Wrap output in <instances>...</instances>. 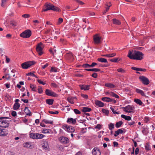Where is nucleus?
<instances>
[{
  "instance_id": "obj_48",
  "label": "nucleus",
  "mask_w": 155,
  "mask_h": 155,
  "mask_svg": "<svg viewBox=\"0 0 155 155\" xmlns=\"http://www.w3.org/2000/svg\"><path fill=\"white\" fill-rule=\"evenodd\" d=\"M110 109L111 110H112V111L113 112V113L114 114H119L118 112L115 111L114 110V109L113 107H110Z\"/></svg>"
},
{
  "instance_id": "obj_34",
  "label": "nucleus",
  "mask_w": 155,
  "mask_h": 155,
  "mask_svg": "<svg viewBox=\"0 0 155 155\" xmlns=\"http://www.w3.org/2000/svg\"><path fill=\"white\" fill-rule=\"evenodd\" d=\"M74 99H76L75 97H68L67 98V100L71 104H74V103L73 100Z\"/></svg>"
},
{
  "instance_id": "obj_38",
  "label": "nucleus",
  "mask_w": 155,
  "mask_h": 155,
  "mask_svg": "<svg viewBox=\"0 0 155 155\" xmlns=\"http://www.w3.org/2000/svg\"><path fill=\"white\" fill-rule=\"evenodd\" d=\"M7 0H2L1 6L3 7H5L6 5Z\"/></svg>"
},
{
  "instance_id": "obj_44",
  "label": "nucleus",
  "mask_w": 155,
  "mask_h": 155,
  "mask_svg": "<svg viewBox=\"0 0 155 155\" xmlns=\"http://www.w3.org/2000/svg\"><path fill=\"white\" fill-rule=\"evenodd\" d=\"M36 133H31L30 134V137L32 139H36Z\"/></svg>"
},
{
  "instance_id": "obj_31",
  "label": "nucleus",
  "mask_w": 155,
  "mask_h": 155,
  "mask_svg": "<svg viewBox=\"0 0 155 155\" xmlns=\"http://www.w3.org/2000/svg\"><path fill=\"white\" fill-rule=\"evenodd\" d=\"M105 86L107 87L110 88H113L115 87V86L112 84L111 83H106L105 84Z\"/></svg>"
},
{
  "instance_id": "obj_16",
  "label": "nucleus",
  "mask_w": 155,
  "mask_h": 155,
  "mask_svg": "<svg viewBox=\"0 0 155 155\" xmlns=\"http://www.w3.org/2000/svg\"><path fill=\"white\" fill-rule=\"evenodd\" d=\"M67 122L68 123L75 124L76 123V119H73L72 118H69L68 119Z\"/></svg>"
},
{
  "instance_id": "obj_62",
  "label": "nucleus",
  "mask_w": 155,
  "mask_h": 155,
  "mask_svg": "<svg viewBox=\"0 0 155 155\" xmlns=\"http://www.w3.org/2000/svg\"><path fill=\"white\" fill-rule=\"evenodd\" d=\"M75 1L80 5H83L84 4V3L81 1L78 0H75Z\"/></svg>"
},
{
  "instance_id": "obj_4",
  "label": "nucleus",
  "mask_w": 155,
  "mask_h": 155,
  "mask_svg": "<svg viewBox=\"0 0 155 155\" xmlns=\"http://www.w3.org/2000/svg\"><path fill=\"white\" fill-rule=\"evenodd\" d=\"M35 62L34 61H28L23 63L21 64L22 68L25 69H26L32 65L34 64Z\"/></svg>"
},
{
  "instance_id": "obj_49",
  "label": "nucleus",
  "mask_w": 155,
  "mask_h": 155,
  "mask_svg": "<svg viewBox=\"0 0 155 155\" xmlns=\"http://www.w3.org/2000/svg\"><path fill=\"white\" fill-rule=\"evenodd\" d=\"M118 58H113L110 59V61L111 62H117L118 61Z\"/></svg>"
},
{
  "instance_id": "obj_35",
  "label": "nucleus",
  "mask_w": 155,
  "mask_h": 155,
  "mask_svg": "<svg viewBox=\"0 0 155 155\" xmlns=\"http://www.w3.org/2000/svg\"><path fill=\"white\" fill-rule=\"evenodd\" d=\"M91 108L87 107H83L82 110L84 112H90L91 111Z\"/></svg>"
},
{
  "instance_id": "obj_29",
  "label": "nucleus",
  "mask_w": 155,
  "mask_h": 155,
  "mask_svg": "<svg viewBox=\"0 0 155 155\" xmlns=\"http://www.w3.org/2000/svg\"><path fill=\"white\" fill-rule=\"evenodd\" d=\"M23 146L27 148H31L32 147L30 143L26 142L23 144Z\"/></svg>"
},
{
  "instance_id": "obj_53",
  "label": "nucleus",
  "mask_w": 155,
  "mask_h": 155,
  "mask_svg": "<svg viewBox=\"0 0 155 155\" xmlns=\"http://www.w3.org/2000/svg\"><path fill=\"white\" fill-rule=\"evenodd\" d=\"M22 16L23 17H24L25 18H28L30 17V15L28 14H26L24 15H22Z\"/></svg>"
},
{
  "instance_id": "obj_11",
  "label": "nucleus",
  "mask_w": 155,
  "mask_h": 155,
  "mask_svg": "<svg viewBox=\"0 0 155 155\" xmlns=\"http://www.w3.org/2000/svg\"><path fill=\"white\" fill-rule=\"evenodd\" d=\"M46 94L49 96L56 97L57 96V94L54 92L51 91V90L47 89L45 91Z\"/></svg>"
},
{
  "instance_id": "obj_19",
  "label": "nucleus",
  "mask_w": 155,
  "mask_h": 155,
  "mask_svg": "<svg viewBox=\"0 0 155 155\" xmlns=\"http://www.w3.org/2000/svg\"><path fill=\"white\" fill-rule=\"evenodd\" d=\"M131 69L133 70L137 71H143L144 72L146 71V70L145 69H142L141 68H137L135 67H132L131 68Z\"/></svg>"
},
{
  "instance_id": "obj_51",
  "label": "nucleus",
  "mask_w": 155,
  "mask_h": 155,
  "mask_svg": "<svg viewBox=\"0 0 155 155\" xmlns=\"http://www.w3.org/2000/svg\"><path fill=\"white\" fill-rule=\"evenodd\" d=\"M49 129H44L42 132L43 133L46 134V133H48L49 132Z\"/></svg>"
},
{
  "instance_id": "obj_10",
  "label": "nucleus",
  "mask_w": 155,
  "mask_h": 155,
  "mask_svg": "<svg viewBox=\"0 0 155 155\" xmlns=\"http://www.w3.org/2000/svg\"><path fill=\"white\" fill-rule=\"evenodd\" d=\"M63 128L68 132L72 133L74 131V128L71 126H68L66 125H64L63 126Z\"/></svg>"
},
{
  "instance_id": "obj_23",
  "label": "nucleus",
  "mask_w": 155,
  "mask_h": 155,
  "mask_svg": "<svg viewBox=\"0 0 155 155\" xmlns=\"http://www.w3.org/2000/svg\"><path fill=\"white\" fill-rule=\"evenodd\" d=\"M116 55L115 53H113L110 54H107L105 55H102L101 56L103 57L107 56L108 58L113 57Z\"/></svg>"
},
{
  "instance_id": "obj_26",
  "label": "nucleus",
  "mask_w": 155,
  "mask_h": 155,
  "mask_svg": "<svg viewBox=\"0 0 155 155\" xmlns=\"http://www.w3.org/2000/svg\"><path fill=\"white\" fill-rule=\"evenodd\" d=\"M20 107V104L18 103H15L13 106V108L14 110L18 109Z\"/></svg>"
},
{
  "instance_id": "obj_6",
  "label": "nucleus",
  "mask_w": 155,
  "mask_h": 155,
  "mask_svg": "<svg viewBox=\"0 0 155 155\" xmlns=\"http://www.w3.org/2000/svg\"><path fill=\"white\" fill-rule=\"evenodd\" d=\"M121 108L126 112L130 113H133L134 112V107L131 105H128L125 107H122Z\"/></svg>"
},
{
  "instance_id": "obj_17",
  "label": "nucleus",
  "mask_w": 155,
  "mask_h": 155,
  "mask_svg": "<svg viewBox=\"0 0 155 155\" xmlns=\"http://www.w3.org/2000/svg\"><path fill=\"white\" fill-rule=\"evenodd\" d=\"M66 57L68 59L73 60L74 58V56L71 52L67 53L66 54Z\"/></svg>"
},
{
  "instance_id": "obj_24",
  "label": "nucleus",
  "mask_w": 155,
  "mask_h": 155,
  "mask_svg": "<svg viewBox=\"0 0 155 155\" xmlns=\"http://www.w3.org/2000/svg\"><path fill=\"white\" fill-rule=\"evenodd\" d=\"M102 100L104 101L109 102H111L112 100V99H110V98L108 97H105L102 98Z\"/></svg>"
},
{
  "instance_id": "obj_60",
  "label": "nucleus",
  "mask_w": 155,
  "mask_h": 155,
  "mask_svg": "<svg viewBox=\"0 0 155 155\" xmlns=\"http://www.w3.org/2000/svg\"><path fill=\"white\" fill-rule=\"evenodd\" d=\"M37 81L39 83L43 85H45V83H44V82L42 81L41 80H40L38 79L37 80Z\"/></svg>"
},
{
  "instance_id": "obj_9",
  "label": "nucleus",
  "mask_w": 155,
  "mask_h": 155,
  "mask_svg": "<svg viewBox=\"0 0 155 155\" xmlns=\"http://www.w3.org/2000/svg\"><path fill=\"white\" fill-rule=\"evenodd\" d=\"M140 80L145 85H148L150 83V81L148 78L144 76H141L139 78Z\"/></svg>"
},
{
  "instance_id": "obj_43",
  "label": "nucleus",
  "mask_w": 155,
  "mask_h": 155,
  "mask_svg": "<svg viewBox=\"0 0 155 155\" xmlns=\"http://www.w3.org/2000/svg\"><path fill=\"white\" fill-rule=\"evenodd\" d=\"M110 95L113 97H115L116 98H118L119 97V96L118 95L115 94L113 92H110Z\"/></svg>"
},
{
  "instance_id": "obj_36",
  "label": "nucleus",
  "mask_w": 155,
  "mask_h": 155,
  "mask_svg": "<svg viewBox=\"0 0 155 155\" xmlns=\"http://www.w3.org/2000/svg\"><path fill=\"white\" fill-rule=\"evenodd\" d=\"M123 122L122 121H120L117 122L115 124V126L117 128H119L123 124Z\"/></svg>"
},
{
  "instance_id": "obj_15",
  "label": "nucleus",
  "mask_w": 155,
  "mask_h": 155,
  "mask_svg": "<svg viewBox=\"0 0 155 155\" xmlns=\"http://www.w3.org/2000/svg\"><path fill=\"white\" fill-rule=\"evenodd\" d=\"M79 87L81 90H84L85 91L88 90L89 89L90 85H80Z\"/></svg>"
},
{
  "instance_id": "obj_45",
  "label": "nucleus",
  "mask_w": 155,
  "mask_h": 155,
  "mask_svg": "<svg viewBox=\"0 0 155 155\" xmlns=\"http://www.w3.org/2000/svg\"><path fill=\"white\" fill-rule=\"evenodd\" d=\"M102 111L106 115H108L109 114V111L106 109H102Z\"/></svg>"
},
{
  "instance_id": "obj_13",
  "label": "nucleus",
  "mask_w": 155,
  "mask_h": 155,
  "mask_svg": "<svg viewBox=\"0 0 155 155\" xmlns=\"http://www.w3.org/2000/svg\"><path fill=\"white\" fill-rule=\"evenodd\" d=\"M59 139L61 142L64 144H66L69 142V140L66 137H61Z\"/></svg>"
},
{
  "instance_id": "obj_22",
  "label": "nucleus",
  "mask_w": 155,
  "mask_h": 155,
  "mask_svg": "<svg viewBox=\"0 0 155 155\" xmlns=\"http://www.w3.org/2000/svg\"><path fill=\"white\" fill-rule=\"evenodd\" d=\"M85 70L88 71H92L95 72L99 71L101 70L100 69L98 68H88L85 69Z\"/></svg>"
},
{
  "instance_id": "obj_30",
  "label": "nucleus",
  "mask_w": 155,
  "mask_h": 155,
  "mask_svg": "<svg viewBox=\"0 0 155 155\" xmlns=\"http://www.w3.org/2000/svg\"><path fill=\"white\" fill-rule=\"evenodd\" d=\"M136 91L137 93L140 94L142 96H145L144 92L142 90L136 88Z\"/></svg>"
},
{
  "instance_id": "obj_50",
  "label": "nucleus",
  "mask_w": 155,
  "mask_h": 155,
  "mask_svg": "<svg viewBox=\"0 0 155 155\" xmlns=\"http://www.w3.org/2000/svg\"><path fill=\"white\" fill-rule=\"evenodd\" d=\"M74 111L76 114H81V112L77 109H74Z\"/></svg>"
},
{
  "instance_id": "obj_3",
  "label": "nucleus",
  "mask_w": 155,
  "mask_h": 155,
  "mask_svg": "<svg viewBox=\"0 0 155 155\" xmlns=\"http://www.w3.org/2000/svg\"><path fill=\"white\" fill-rule=\"evenodd\" d=\"M7 118H8L7 117H1L0 118V127L6 128L9 126V121L5 119Z\"/></svg>"
},
{
  "instance_id": "obj_27",
  "label": "nucleus",
  "mask_w": 155,
  "mask_h": 155,
  "mask_svg": "<svg viewBox=\"0 0 155 155\" xmlns=\"http://www.w3.org/2000/svg\"><path fill=\"white\" fill-rule=\"evenodd\" d=\"M121 117L124 119L127 120H131V118L130 116H127L124 114H122L121 116Z\"/></svg>"
},
{
  "instance_id": "obj_12",
  "label": "nucleus",
  "mask_w": 155,
  "mask_h": 155,
  "mask_svg": "<svg viewBox=\"0 0 155 155\" xmlns=\"http://www.w3.org/2000/svg\"><path fill=\"white\" fill-rule=\"evenodd\" d=\"M8 134V130L6 129L0 128V136H4Z\"/></svg>"
},
{
  "instance_id": "obj_37",
  "label": "nucleus",
  "mask_w": 155,
  "mask_h": 155,
  "mask_svg": "<svg viewBox=\"0 0 155 155\" xmlns=\"http://www.w3.org/2000/svg\"><path fill=\"white\" fill-rule=\"evenodd\" d=\"M134 101L137 104L140 105H141L143 104V103L140 100L138 99H135L134 100Z\"/></svg>"
},
{
  "instance_id": "obj_57",
  "label": "nucleus",
  "mask_w": 155,
  "mask_h": 155,
  "mask_svg": "<svg viewBox=\"0 0 155 155\" xmlns=\"http://www.w3.org/2000/svg\"><path fill=\"white\" fill-rule=\"evenodd\" d=\"M49 113L50 114H58V111H56L55 112L49 111Z\"/></svg>"
},
{
  "instance_id": "obj_8",
  "label": "nucleus",
  "mask_w": 155,
  "mask_h": 155,
  "mask_svg": "<svg viewBox=\"0 0 155 155\" xmlns=\"http://www.w3.org/2000/svg\"><path fill=\"white\" fill-rule=\"evenodd\" d=\"M101 37L98 34H96L94 36L93 39L95 44H98L101 42Z\"/></svg>"
},
{
  "instance_id": "obj_33",
  "label": "nucleus",
  "mask_w": 155,
  "mask_h": 155,
  "mask_svg": "<svg viewBox=\"0 0 155 155\" xmlns=\"http://www.w3.org/2000/svg\"><path fill=\"white\" fill-rule=\"evenodd\" d=\"M54 100L52 99H47L46 101V103L50 105H51L53 104Z\"/></svg>"
},
{
  "instance_id": "obj_42",
  "label": "nucleus",
  "mask_w": 155,
  "mask_h": 155,
  "mask_svg": "<svg viewBox=\"0 0 155 155\" xmlns=\"http://www.w3.org/2000/svg\"><path fill=\"white\" fill-rule=\"evenodd\" d=\"M114 127V125L113 124L111 123L109 125V128L110 130H112Z\"/></svg>"
},
{
  "instance_id": "obj_7",
  "label": "nucleus",
  "mask_w": 155,
  "mask_h": 155,
  "mask_svg": "<svg viewBox=\"0 0 155 155\" xmlns=\"http://www.w3.org/2000/svg\"><path fill=\"white\" fill-rule=\"evenodd\" d=\"M43 47V44L42 43L40 42L37 45L36 48V51L40 56L43 53L42 51Z\"/></svg>"
},
{
  "instance_id": "obj_52",
  "label": "nucleus",
  "mask_w": 155,
  "mask_h": 155,
  "mask_svg": "<svg viewBox=\"0 0 155 155\" xmlns=\"http://www.w3.org/2000/svg\"><path fill=\"white\" fill-rule=\"evenodd\" d=\"M83 66L85 68H90L91 67V65H89V64H84L83 65Z\"/></svg>"
},
{
  "instance_id": "obj_63",
  "label": "nucleus",
  "mask_w": 155,
  "mask_h": 155,
  "mask_svg": "<svg viewBox=\"0 0 155 155\" xmlns=\"http://www.w3.org/2000/svg\"><path fill=\"white\" fill-rule=\"evenodd\" d=\"M38 92L40 94H41L43 92V90L42 88L40 87L38 89Z\"/></svg>"
},
{
  "instance_id": "obj_25",
  "label": "nucleus",
  "mask_w": 155,
  "mask_h": 155,
  "mask_svg": "<svg viewBox=\"0 0 155 155\" xmlns=\"http://www.w3.org/2000/svg\"><path fill=\"white\" fill-rule=\"evenodd\" d=\"M113 23L114 24L120 25L121 24V22L119 20L116 18H114L113 19Z\"/></svg>"
},
{
  "instance_id": "obj_56",
  "label": "nucleus",
  "mask_w": 155,
  "mask_h": 155,
  "mask_svg": "<svg viewBox=\"0 0 155 155\" xmlns=\"http://www.w3.org/2000/svg\"><path fill=\"white\" fill-rule=\"evenodd\" d=\"M63 18H60L58 19V24H61L63 22Z\"/></svg>"
},
{
  "instance_id": "obj_47",
  "label": "nucleus",
  "mask_w": 155,
  "mask_h": 155,
  "mask_svg": "<svg viewBox=\"0 0 155 155\" xmlns=\"http://www.w3.org/2000/svg\"><path fill=\"white\" fill-rule=\"evenodd\" d=\"M117 71L119 72L124 73L125 72V71L121 68L118 69L117 70Z\"/></svg>"
},
{
  "instance_id": "obj_2",
  "label": "nucleus",
  "mask_w": 155,
  "mask_h": 155,
  "mask_svg": "<svg viewBox=\"0 0 155 155\" xmlns=\"http://www.w3.org/2000/svg\"><path fill=\"white\" fill-rule=\"evenodd\" d=\"M49 10H52L58 12L60 11L59 8L54 6L52 4L49 3H46L43 6L42 11L46 12Z\"/></svg>"
},
{
  "instance_id": "obj_59",
  "label": "nucleus",
  "mask_w": 155,
  "mask_h": 155,
  "mask_svg": "<svg viewBox=\"0 0 155 155\" xmlns=\"http://www.w3.org/2000/svg\"><path fill=\"white\" fill-rule=\"evenodd\" d=\"M11 114L13 117H15L16 115V112L15 111H13L11 113Z\"/></svg>"
},
{
  "instance_id": "obj_20",
  "label": "nucleus",
  "mask_w": 155,
  "mask_h": 155,
  "mask_svg": "<svg viewBox=\"0 0 155 155\" xmlns=\"http://www.w3.org/2000/svg\"><path fill=\"white\" fill-rule=\"evenodd\" d=\"M44 136H45L42 134L36 133V139H42L44 137Z\"/></svg>"
},
{
  "instance_id": "obj_61",
  "label": "nucleus",
  "mask_w": 155,
  "mask_h": 155,
  "mask_svg": "<svg viewBox=\"0 0 155 155\" xmlns=\"http://www.w3.org/2000/svg\"><path fill=\"white\" fill-rule=\"evenodd\" d=\"M135 123V122L134 121H132L131 122L128 123V125L131 126V125H134Z\"/></svg>"
},
{
  "instance_id": "obj_55",
  "label": "nucleus",
  "mask_w": 155,
  "mask_h": 155,
  "mask_svg": "<svg viewBox=\"0 0 155 155\" xmlns=\"http://www.w3.org/2000/svg\"><path fill=\"white\" fill-rule=\"evenodd\" d=\"M91 76L94 78H96L97 77V73H94L91 75Z\"/></svg>"
},
{
  "instance_id": "obj_41",
  "label": "nucleus",
  "mask_w": 155,
  "mask_h": 155,
  "mask_svg": "<svg viewBox=\"0 0 155 155\" xmlns=\"http://www.w3.org/2000/svg\"><path fill=\"white\" fill-rule=\"evenodd\" d=\"M42 121L46 124H52L53 123V121H52L48 120L45 119H44Z\"/></svg>"
},
{
  "instance_id": "obj_18",
  "label": "nucleus",
  "mask_w": 155,
  "mask_h": 155,
  "mask_svg": "<svg viewBox=\"0 0 155 155\" xmlns=\"http://www.w3.org/2000/svg\"><path fill=\"white\" fill-rule=\"evenodd\" d=\"M95 104L97 106L100 107H103L104 105V104L103 103L99 101H96Z\"/></svg>"
},
{
  "instance_id": "obj_28",
  "label": "nucleus",
  "mask_w": 155,
  "mask_h": 155,
  "mask_svg": "<svg viewBox=\"0 0 155 155\" xmlns=\"http://www.w3.org/2000/svg\"><path fill=\"white\" fill-rule=\"evenodd\" d=\"M10 24L14 27L16 26L17 25V22L15 20L11 21H10Z\"/></svg>"
},
{
  "instance_id": "obj_64",
  "label": "nucleus",
  "mask_w": 155,
  "mask_h": 155,
  "mask_svg": "<svg viewBox=\"0 0 155 155\" xmlns=\"http://www.w3.org/2000/svg\"><path fill=\"white\" fill-rule=\"evenodd\" d=\"M97 65V64L95 62H93L91 65V68L94 67V66Z\"/></svg>"
},
{
  "instance_id": "obj_46",
  "label": "nucleus",
  "mask_w": 155,
  "mask_h": 155,
  "mask_svg": "<svg viewBox=\"0 0 155 155\" xmlns=\"http://www.w3.org/2000/svg\"><path fill=\"white\" fill-rule=\"evenodd\" d=\"M26 75L27 76H31L35 78H38L36 75L35 74H34L32 72H30L29 73H28L26 74Z\"/></svg>"
},
{
  "instance_id": "obj_58",
  "label": "nucleus",
  "mask_w": 155,
  "mask_h": 155,
  "mask_svg": "<svg viewBox=\"0 0 155 155\" xmlns=\"http://www.w3.org/2000/svg\"><path fill=\"white\" fill-rule=\"evenodd\" d=\"M114 147H118V143L116 141H114L113 142Z\"/></svg>"
},
{
  "instance_id": "obj_54",
  "label": "nucleus",
  "mask_w": 155,
  "mask_h": 155,
  "mask_svg": "<svg viewBox=\"0 0 155 155\" xmlns=\"http://www.w3.org/2000/svg\"><path fill=\"white\" fill-rule=\"evenodd\" d=\"M51 71L52 72H57V70L54 68L52 67L51 69Z\"/></svg>"
},
{
  "instance_id": "obj_40",
  "label": "nucleus",
  "mask_w": 155,
  "mask_h": 155,
  "mask_svg": "<svg viewBox=\"0 0 155 155\" xmlns=\"http://www.w3.org/2000/svg\"><path fill=\"white\" fill-rule=\"evenodd\" d=\"M30 87L32 91H37L36 90V86L34 85L31 84L30 85Z\"/></svg>"
},
{
  "instance_id": "obj_21",
  "label": "nucleus",
  "mask_w": 155,
  "mask_h": 155,
  "mask_svg": "<svg viewBox=\"0 0 155 155\" xmlns=\"http://www.w3.org/2000/svg\"><path fill=\"white\" fill-rule=\"evenodd\" d=\"M24 111L27 115L29 116L31 115V112L27 107H25Z\"/></svg>"
},
{
  "instance_id": "obj_14",
  "label": "nucleus",
  "mask_w": 155,
  "mask_h": 155,
  "mask_svg": "<svg viewBox=\"0 0 155 155\" xmlns=\"http://www.w3.org/2000/svg\"><path fill=\"white\" fill-rule=\"evenodd\" d=\"M92 154L93 155H100L101 152L99 149L97 147H95L92 150Z\"/></svg>"
},
{
  "instance_id": "obj_39",
  "label": "nucleus",
  "mask_w": 155,
  "mask_h": 155,
  "mask_svg": "<svg viewBox=\"0 0 155 155\" xmlns=\"http://www.w3.org/2000/svg\"><path fill=\"white\" fill-rule=\"evenodd\" d=\"M48 143L47 142H45L42 144V147L44 148H48Z\"/></svg>"
},
{
  "instance_id": "obj_5",
  "label": "nucleus",
  "mask_w": 155,
  "mask_h": 155,
  "mask_svg": "<svg viewBox=\"0 0 155 155\" xmlns=\"http://www.w3.org/2000/svg\"><path fill=\"white\" fill-rule=\"evenodd\" d=\"M31 35V31L29 29H27L21 33L20 34V36L23 38H28Z\"/></svg>"
},
{
  "instance_id": "obj_32",
  "label": "nucleus",
  "mask_w": 155,
  "mask_h": 155,
  "mask_svg": "<svg viewBox=\"0 0 155 155\" xmlns=\"http://www.w3.org/2000/svg\"><path fill=\"white\" fill-rule=\"evenodd\" d=\"M97 60L101 62H103V63L107 62V59H105L104 58H98Z\"/></svg>"
},
{
  "instance_id": "obj_1",
  "label": "nucleus",
  "mask_w": 155,
  "mask_h": 155,
  "mask_svg": "<svg viewBox=\"0 0 155 155\" xmlns=\"http://www.w3.org/2000/svg\"><path fill=\"white\" fill-rule=\"evenodd\" d=\"M143 54L141 51L136 50H129L127 57L131 59L141 60L143 59Z\"/></svg>"
}]
</instances>
